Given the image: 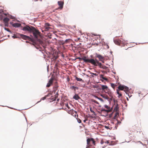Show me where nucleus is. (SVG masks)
Wrapping results in <instances>:
<instances>
[{
	"instance_id": "3c124183",
	"label": "nucleus",
	"mask_w": 148,
	"mask_h": 148,
	"mask_svg": "<svg viewBox=\"0 0 148 148\" xmlns=\"http://www.w3.org/2000/svg\"><path fill=\"white\" fill-rule=\"evenodd\" d=\"M74 90H75V89L78 90L79 89V88L77 86H75V87Z\"/></svg>"
},
{
	"instance_id": "864d4df0",
	"label": "nucleus",
	"mask_w": 148,
	"mask_h": 148,
	"mask_svg": "<svg viewBox=\"0 0 148 148\" xmlns=\"http://www.w3.org/2000/svg\"><path fill=\"white\" fill-rule=\"evenodd\" d=\"M90 141H91L92 142V141L94 140V139L92 138H90Z\"/></svg>"
},
{
	"instance_id": "0e129e2a",
	"label": "nucleus",
	"mask_w": 148,
	"mask_h": 148,
	"mask_svg": "<svg viewBox=\"0 0 148 148\" xmlns=\"http://www.w3.org/2000/svg\"><path fill=\"white\" fill-rule=\"evenodd\" d=\"M107 115H103V114H101L100 115V116H104V117H106V116H107Z\"/></svg>"
},
{
	"instance_id": "7c9ffc66",
	"label": "nucleus",
	"mask_w": 148,
	"mask_h": 148,
	"mask_svg": "<svg viewBox=\"0 0 148 148\" xmlns=\"http://www.w3.org/2000/svg\"><path fill=\"white\" fill-rule=\"evenodd\" d=\"M68 113L69 114H70L73 116V114H74V112L73 111H73H71L70 112H69V111L68 110Z\"/></svg>"
},
{
	"instance_id": "c03bdc74",
	"label": "nucleus",
	"mask_w": 148,
	"mask_h": 148,
	"mask_svg": "<svg viewBox=\"0 0 148 148\" xmlns=\"http://www.w3.org/2000/svg\"><path fill=\"white\" fill-rule=\"evenodd\" d=\"M51 86V84H50V83H49V82H48V83L47 84V85H46V86H47V87H49V86Z\"/></svg>"
},
{
	"instance_id": "f257e3e1",
	"label": "nucleus",
	"mask_w": 148,
	"mask_h": 148,
	"mask_svg": "<svg viewBox=\"0 0 148 148\" xmlns=\"http://www.w3.org/2000/svg\"><path fill=\"white\" fill-rule=\"evenodd\" d=\"M30 32L32 34L34 37V38L36 41V42H38L39 44L40 45H42L43 43V42L42 40L38 38L37 34L39 32L38 30L36 29L34 27L31 26V30Z\"/></svg>"
},
{
	"instance_id": "f704fd0d",
	"label": "nucleus",
	"mask_w": 148,
	"mask_h": 148,
	"mask_svg": "<svg viewBox=\"0 0 148 148\" xmlns=\"http://www.w3.org/2000/svg\"><path fill=\"white\" fill-rule=\"evenodd\" d=\"M46 99V97H45V96L44 97H42L40 99L41 100V101H42V100H44L45 99Z\"/></svg>"
},
{
	"instance_id": "6e6552de",
	"label": "nucleus",
	"mask_w": 148,
	"mask_h": 148,
	"mask_svg": "<svg viewBox=\"0 0 148 148\" xmlns=\"http://www.w3.org/2000/svg\"><path fill=\"white\" fill-rule=\"evenodd\" d=\"M27 39L29 40L32 42L33 44H37L36 41L33 37H31L29 36H28V37H27Z\"/></svg>"
},
{
	"instance_id": "de8ad7c7",
	"label": "nucleus",
	"mask_w": 148,
	"mask_h": 148,
	"mask_svg": "<svg viewBox=\"0 0 148 148\" xmlns=\"http://www.w3.org/2000/svg\"><path fill=\"white\" fill-rule=\"evenodd\" d=\"M125 94H127L128 96L129 97V98H130V97H131V95H130V96L128 94V93L127 92H125Z\"/></svg>"
},
{
	"instance_id": "9b49d317",
	"label": "nucleus",
	"mask_w": 148,
	"mask_h": 148,
	"mask_svg": "<svg viewBox=\"0 0 148 148\" xmlns=\"http://www.w3.org/2000/svg\"><path fill=\"white\" fill-rule=\"evenodd\" d=\"M58 4L59 6L62 9L63 7L64 3L62 1H58Z\"/></svg>"
},
{
	"instance_id": "ddd939ff",
	"label": "nucleus",
	"mask_w": 148,
	"mask_h": 148,
	"mask_svg": "<svg viewBox=\"0 0 148 148\" xmlns=\"http://www.w3.org/2000/svg\"><path fill=\"white\" fill-rule=\"evenodd\" d=\"M20 36V38H22L23 39L26 40L27 39V37H28V36L24 35L22 34H19Z\"/></svg>"
},
{
	"instance_id": "2eb2a0df",
	"label": "nucleus",
	"mask_w": 148,
	"mask_h": 148,
	"mask_svg": "<svg viewBox=\"0 0 148 148\" xmlns=\"http://www.w3.org/2000/svg\"><path fill=\"white\" fill-rule=\"evenodd\" d=\"M101 86V88H99V89L101 90H104L105 89H107V88H108V86H107L106 85H102V84H100Z\"/></svg>"
},
{
	"instance_id": "09e8293b",
	"label": "nucleus",
	"mask_w": 148,
	"mask_h": 148,
	"mask_svg": "<svg viewBox=\"0 0 148 148\" xmlns=\"http://www.w3.org/2000/svg\"><path fill=\"white\" fill-rule=\"evenodd\" d=\"M112 53H113V52L112 51H110V54H111L112 55V57H113V56L112 54ZM112 59H113V57Z\"/></svg>"
},
{
	"instance_id": "39448f33",
	"label": "nucleus",
	"mask_w": 148,
	"mask_h": 148,
	"mask_svg": "<svg viewBox=\"0 0 148 148\" xmlns=\"http://www.w3.org/2000/svg\"><path fill=\"white\" fill-rule=\"evenodd\" d=\"M31 26H31L30 27H29L28 26H27L23 27L22 26H21V27H20V29L24 31L30 32L31 30Z\"/></svg>"
},
{
	"instance_id": "2f4dec72",
	"label": "nucleus",
	"mask_w": 148,
	"mask_h": 148,
	"mask_svg": "<svg viewBox=\"0 0 148 148\" xmlns=\"http://www.w3.org/2000/svg\"><path fill=\"white\" fill-rule=\"evenodd\" d=\"M125 89L126 90L129 91V88L128 86H125Z\"/></svg>"
},
{
	"instance_id": "423d86ee",
	"label": "nucleus",
	"mask_w": 148,
	"mask_h": 148,
	"mask_svg": "<svg viewBox=\"0 0 148 148\" xmlns=\"http://www.w3.org/2000/svg\"><path fill=\"white\" fill-rule=\"evenodd\" d=\"M95 57L98 58L99 61H102L104 58L103 57L101 54L96 53L95 54Z\"/></svg>"
},
{
	"instance_id": "a211bd4d",
	"label": "nucleus",
	"mask_w": 148,
	"mask_h": 148,
	"mask_svg": "<svg viewBox=\"0 0 148 148\" xmlns=\"http://www.w3.org/2000/svg\"><path fill=\"white\" fill-rule=\"evenodd\" d=\"M113 100L114 103L116 105V106H115L114 108V110H115L116 111H117L119 109V105L118 103L115 104V99H113Z\"/></svg>"
},
{
	"instance_id": "9d476101",
	"label": "nucleus",
	"mask_w": 148,
	"mask_h": 148,
	"mask_svg": "<svg viewBox=\"0 0 148 148\" xmlns=\"http://www.w3.org/2000/svg\"><path fill=\"white\" fill-rule=\"evenodd\" d=\"M47 99L50 100L49 102L51 103L53 102H55L56 100V99L55 97H53V95L51 96V97Z\"/></svg>"
},
{
	"instance_id": "8fccbe9b",
	"label": "nucleus",
	"mask_w": 148,
	"mask_h": 148,
	"mask_svg": "<svg viewBox=\"0 0 148 148\" xmlns=\"http://www.w3.org/2000/svg\"><path fill=\"white\" fill-rule=\"evenodd\" d=\"M94 75H91L89 76V77L91 78L92 77H94V76H93Z\"/></svg>"
},
{
	"instance_id": "aec40b11",
	"label": "nucleus",
	"mask_w": 148,
	"mask_h": 148,
	"mask_svg": "<svg viewBox=\"0 0 148 148\" xmlns=\"http://www.w3.org/2000/svg\"><path fill=\"white\" fill-rule=\"evenodd\" d=\"M9 20L10 19L9 18L6 17L3 19V21L5 24H8V22Z\"/></svg>"
},
{
	"instance_id": "4c0bfd02",
	"label": "nucleus",
	"mask_w": 148,
	"mask_h": 148,
	"mask_svg": "<svg viewBox=\"0 0 148 148\" xmlns=\"http://www.w3.org/2000/svg\"><path fill=\"white\" fill-rule=\"evenodd\" d=\"M115 85V84L111 83H110L111 86L113 88H114V86Z\"/></svg>"
},
{
	"instance_id": "e433bc0d",
	"label": "nucleus",
	"mask_w": 148,
	"mask_h": 148,
	"mask_svg": "<svg viewBox=\"0 0 148 148\" xmlns=\"http://www.w3.org/2000/svg\"><path fill=\"white\" fill-rule=\"evenodd\" d=\"M92 101L95 103H96L97 104H99V103L97 101H96V100H94Z\"/></svg>"
},
{
	"instance_id": "412c9836",
	"label": "nucleus",
	"mask_w": 148,
	"mask_h": 148,
	"mask_svg": "<svg viewBox=\"0 0 148 148\" xmlns=\"http://www.w3.org/2000/svg\"><path fill=\"white\" fill-rule=\"evenodd\" d=\"M100 96L101 97H103V98H104V99L107 100L109 102V103H110V100L107 97H106L104 95L102 94H101L100 95Z\"/></svg>"
},
{
	"instance_id": "473e14b6",
	"label": "nucleus",
	"mask_w": 148,
	"mask_h": 148,
	"mask_svg": "<svg viewBox=\"0 0 148 148\" xmlns=\"http://www.w3.org/2000/svg\"><path fill=\"white\" fill-rule=\"evenodd\" d=\"M60 105L62 106V107L61 108H58V109L59 110H61L62 109H63V106H64V105H62L61 103H60Z\"/></svg>"
},
{
	"instance_id": "338daca9",
	"label": "nucleus",
	"mask_w": 148,
	"mask_h": 148,
	"mask_svg": "<svg viewBox=\"0 0 148 148\" xmlns=\"http://www.w3.org/2000/svg\"><path fill=\"white\" fill-rule=\"evenodd\" d=\"M93 87L95 88H97L98 87V86L96 85H94Z\"/></svg>"
},
{
	"instance_id": "bb28decb",
	"label": "nucleus",
	"mask_w": 148,
	"mask_h": 148,
	"mask_svg": "<svg viewBox=\"0 0 148 148\" xmlns=\"http://www.w3.org/2000/svg\"><path fill=\"white\" fill-rule=\"evenodd\" d=\"M101 111H106L107 112H108L110 111V110L105 109L103 107H102L101 108Z\"/></svg>"
},
{
	"instance_id": "a18cd8bd",
	"label": "nucleus",
	"mask_w": 148,
	"mask_h": 148,
	"mask_svg": "<svg viewBox=\"0 0 148 148\" xmlns=\"http://www.w3.org/2000/svg\"><path fill=\"white\" fill-rule=\"evenodd\" d=\"M103 79L106 81H107L108 80L107 79L106 77H103Z\"/></svg>"
},
{
	"instance_id": "6e6d98bb",
	"label": "nucleus",
	"mask_w": 148,
	"mask_h": 148,
	"mask_svg": "<svg viewBox=\"0 0 148 148\" xmlns=\"http://www.w3.org/2000/svg\"><path fill=\"white\" fill-rule=\"evenodd\" d=\"M71 59L72 60V61H74L76 60V58H75L74 59L72 58Z\"/></svg>"
},
{
	"instance_id": "4468645a",
	"label": "nucleus",
	"mask_w": 148,
	"mask_h": 148,
	"mask_svg": "<svg viewBox=\"0 0 148 148\" xmlns=\"http://www.w3.org/2000/svg\"><path fill=\"white\" fill-rule=\"evenodd\" d=\"M125 85L120 84L118 87V89L119 90H122L123 89H125Z\"/></svg>"
},
{
	"instance_id": "b1692460",
	"label": "nucleus",
	"mask_w": 148,
	"mask_h": 148,
	"mask_svg": "<svg viewBox=\"0 0 148 148\" xmlns=\"http://www.w3.org/2000/svg\"><path fill=\"white\" fill-rule=\"evenodd\" d=\"M119 89H116V93L117 95H118V98H119V97L120 96H122V94L121 93H120L118 91V90Z\"/></svg>"
},
{
	"instance_id": "0eeeda50",
	"label": "nucleus",
	"mask_w": 148,
	"mask_h": 148,
	"mask_svg": "<svg viewBox=\"0 0 148 148\" xmlns=\"http://www.w3.org/2000/svg\"><path fill=\"white\" fill-rule=\"evenodd\" d=\"M94 66H98L100 69H105V68L107 67L104 65L102 64L101 62H99L97 64H96V65H95Z\"/></svg>"
},
{
	"instance_id": "5701e85b",
	"label": "nucleus",
	"mask_w": 148,
	"mask_h": 148,
	"mask_svg": "<svg viewBox=\"0 0 148 148\" xmlns=\"http://www.w3.org/2000/svg\"><path fill=\"white\" fill-rule=\"evenodd\" d=\"M75 79L77 81L82 82H84V81L82 78H79L77 77H75Z\"/></svg>"
},
{
	"instance_id": "393cba45",
	"label": "nucleus",
	"mask_w": 148,
	"mask_h": 148,
	"mask_svg": "<svg viewBox=\"0 0 148 148\" xmlns=\"http://www.w3.org/2000/svg\"><path fill=\"white\" fill-rule=\"evenodd\" d=\"M3 28H4V29H5V30L7 31V32H10V34H13V33H12V32L11 31L9 30V29H8L6 28L5 27H3Z\"/></svg>"
},
{
	"instance_id": "72a5a7b5",
	"label": "nucleus",
	"mask_w": 148,
	"mask_h": 148,
	"mask_svg": "<svg viewBox=\"0 0 148 148\" xmlns=\"http://www.w3.org/2000/svg\"><path fill=\"white\" fill-rule=\"evenodd\" d=\"M99 77H100V79H103L104 77L103 75L101 74L99 75Z\"/></svg>"
},
{
	"instance_id": "f3484780",
	"label": "nucleus",
	"mask_w": 148,
	"mask_h": 148,
	"mask_svg": "<svg viewBox=\"0 0 148 148\" xmlns=\"http://www.w3.org/2000/svg\"><path fill=\"white\" fill-rule=\"evenodd\" d=\"M106 90L107 91V92H106L107 93L108 95H109V96L111 97L112 92L110 89H109L108 87V88Z\"/></svg>"
},
{
	"instance_id": "cd10ccee",
	"label": "nucleus",
	"mask_w": 148,
	"mask_h": 148,
	"mask_svg": "<svg viewBox=\"0 0 148 148\" xmlns=\"http://www.w3.org/2000/svg\"><path fill=\"white\" fill-rule=\"evenodd\" d=\"M87 72L88 73H89L91 75H94L95 76H97V75L95 73H94L92 72H91V71H88Z\"/></svg>"
},
{
	"instance_id": "6ab92c4d",
	"label": "nucleus",
	"mask_w": 148,
	"mask_h": 148,
	"mask_svg": "<svg viewBox=\"0 0 148 148\" xmlns=\"http://www.w3.org/2000/svg\"><path fill=\"white\" fill-rule=\"evenodd\" d=\"M37 44H33V43L32 44L34 45V47H35V48H36V49L38 50L39 49L41 48H40V47L36 46L35 45H40V44H39L38 42H37ZM43 44V43L42 45H42Z\"/></svg>"
},
{
	"instance_id": "58836bf2",
	"label": "nucleus",
	"mask_w": 148,
	"mask_h": 148,
	"mask_svg": "<svg viewBox=\"0 0 148 148\" xmlns=\"http://www.w3.org/2000/svg\"><path fill=\"white\" fill-rule=\"evenodd\" d=\"M77 119V121L78 123H81L82 121L80 119Z\"/></svg>"
},
{
	"instance_id": "ea45409f",
	"label": "nucleus",
	"mask_w": 148,
	"mask_h": 148,
	"mask_svg": "<svg viewBox=\"0 0 148 148\" xmlns=\"http://www.w3.org/2000/svg\"><path fill=\"white\" fill-rule=\"evenodd\" d=\"M104 127L106 129L108 130L109 129H110V127H109V126L105 125L104 126Z\"/></svg>"
},
{
	"instance_id": "a19ab883",
	"label": "nucleus",
	"mask_w": 148,
	"mask_h": 148,
	"mask_svg": "<svg viewBox=\"0 0 148 148\" xmlns=\"http://www.w3.org/2000/svg\"><path fill=\"white\" fill-rule=\"evenodd\" d=\"M90 110L91 112L92 113H93V112L94 111L93 110H92V108L91 107H90Z\"/></svg>"
},
{
	"instance_id": "49530a36",
	"label": "nucleus",
	"mask_w": 148,
	"mask_h": 148,
	"mask_svg": "<svg viewBox=\"0 0 148 148\" xmlns=\"http://www.w3.org/2000/svg\"><path fill=\"white\" fill-rule=\"evenodd\" d=\"M71 110H73V112H74L75 114L77 113V111L75 110H74L73 109H71L70 110V111H71Z\"/></svg>"
},
{
	"instance_id": "774afa93",
	"label": "nucleus",
	"mask_w": 148,
	"mask_h": 148,
	"mask_svg": "<svg viewBox=\"0 0 148 148\" xmlns=\"http://www.w3.org/2000/svg\"><path fill=\"white\" fill-rule=\"evenodd\" d=\"M107 146L106 145H104L102 147V148H105Z\"/></svg>"
},
{
	"instance_id": "5fc2aeb1",
	"label": "nucleus",
	"mask_w": 148,
	"mask_h": 148,
	"mask_svg": "<svg viewBox=\"0 0 148 148\" xmlns=\"http://www.w3.org/2000/svg\"><path fill=\"white\" fill-rule=\"evenodd\" d=\"M117 124H120L121 123V121H117Z\"/></svg>"
},
{
	"instance_id": "1a4fd4ad",
	"label": "nucleus",
	"mask_w": 148,
	"mask_h": 148,
	"mask_svg": "<svg viewBox=\"0 0 148 148\" xmlns=\"http://www.w3.org/2000/svg\"><path fill=\"white\" fill-rule=\"evenodd\" d=\"M76 58V60L77 59H79V60H84V62H88V59H86V57L84 56L83 58H81L80 57H77V58Z\"/></svg>"
},
{
	"instance_id": "c9c22d12",
	"label": "nucleus",
	"mask_w": 148,
	"mask_h": 148,
	"mask_svg": "<svg viewBox=\"0 0 148 148\" xmlns=\"http://www.w3.org/2000/svg\"><path fill=\"white\" fill-rule=\"evenodd\" d=\"M45 25L46 26L49 27L50 26V24L48 23H45Z\"/></svg>"
},
{
	"instance_id": "c756f323",
	"label": "nucleus",
	"mask_w": 148,
	"mask_h": 148,
	"mask_svg": "<svg viewBox=\"0 0 148 148\" xmlns=\"http://www.w3.org/2000/svg\"><path fill=\"white\" fill-rule=\"evenodd\" d=\"M51 95V96L53 95L52 93H48L47 95H45V96L46 98L48 97H50Z\"/></svg>"
},
{
	"instance_id": "e2e57ef3",
	"label": "nucleus",
	"mask_w": 148,
	"mask_h": 148,
	"mask_svg": "<svg viewBox=\"0 0 148 148\" xmlns=\"http://www.w3.org/2000/svg\"><path fill=\"white\" fill-rule=\"evenodd\" d=\"M41 101V100L40 99V101H37V102L36 103V104H37V103H39Z\"/></svg>"
},
{
	"instance_id": "f8f14e48",
	"label": "nucleus",
	"mask_w": 148,
	"mask_h": 148,
	"mask_svg": "<svg viewBox=\"0 0 148 148\" xmlns=\"http://www.w3.org/2000/svg\"><path fill=\"white\" fill-rule=\"evenodd\" d=\"M19 34H20V33H16L15 34H13V35L12 36V38L14 39L16 38H20V36Z\"/></svg>"
},
{
	"instance_id": "7ed1b4c3",
	"label": "nucleus",
	"mask_w": 148,
	"mask_h": 148,
	"mask_svg": "<svg viewBox=\"0 0 148 148\" xmlns=\"http://www.w3.org/2000/svg\"><path fill=\"white\" fill-rule=\"evenodd\" d=\"M88 62L91 63L92 64L94 65H96V64L98 63L99 62V60L96 58H95V59L91 58L90 59H88Z\"/></svg>"
},
{
	"instance_id": "20e7f679",
	"label": "nucleus",
	"mask_w": 148,
	"mask_h": 148,
	"mask_svg": "<svg viewBox=\"0 0 148 148\" xmlns=\"http://www.w3.org/2000/svg\"><path fill=\"white\" fill-rule=\"evenodd\" d=\"M10 24L12 25L13 27L16 28H20V27L21 26L20 23H13L12 22H10Z\"/></svg>"
},
{
	"instance_id": "603ef678",
	"label": "nucleus",
	"mask_w": 148,
	"mask_h": 148,
	"mask_svg": "<svg viewBox=\"0 0 148 148\" xmlns=\"http://www.w3.org/2000/svg\"><path fill=\"white\" fill-rule=\"evenodd\" d=\"M38 50L41 52L42 54H44L43 52V51L40 49V48Z\"/></svg>"
},
{
	"instance_id": "c85d7f7f",
	"label": "nucleus",
	"mask_w": 148,
	"mask_h": 148,
	"mask_svg": "<svg viewBox=\"0 0 148 148\" xmlns=\"http://www.w3.org/2000/svg\"><path fill=\"white\" fill-rule=\"evenodd\" d=\"M91 34L92 35V36H100V34H95L94 33H91Z\"/></svg>"
},
{
	"instance_id": "052dcab7",
	"label": "nucleus",
	"mask_w": 148,
	"mask_h": 148,
	"mask_svg": "<svg viewBox=\"0 0 148 148\" xmlns=\"http://www.w3.org/2000/svg\"><path fill=\"white\" fill-rule=\"evenodd\" d=\"M45 28L46 29H48L49 28V27L46 26Z\"/></svg>"
},
{
	"instance_id": "37998d69",
	"label": "nucleus",
	"mask_w": 148,
	"mask_h": 148,
	"mask_svg": "<svg viewBox=\"0 0 148 148\" xmlns=\"http://www.w3.org/2000/svg\"><path fill=\"white\" fill-rule=\"evenodd\" d=\"M75 86H72L70 87V88L71 89H74Z\"/></svg>"
},
{
	"instance_id": "79ce46f5",
	"label": "nucleus",
	"mask_w": 148,
	"mask_h": 148,
	"mask_svg": "<svg viewBox=\"0 0 148 148\" xmlns=\"http://www.w3.org/2000/svg\"><path fill=\"white\" fill-rule=\"evenodd\" d=\"M104 107L107 108L108 109L109 108V106L108 105L106 104H105L104 105Z\"/></svg>"
},
{
	"instance_id": "bf43d9fd",
	"label": "nucleus",
	"mask_w": 148,
	"mask_h": 148,
	"mask_svg": "<svg viewBox=\"0 0 148 148\" xmlns=\"http://www.w3.org/2000/svg\"><path fill=\"white\" fill-rule=\"evenodd\" d=\"M94 114L95 115V116H96L97 114L95 113V112L94 111V112H93L92 113Z\"/></svg>"
},
{
	"instance_id": "4d7b16f0",
	"label": "nucleus",
	"mask_w": 148,
	"mask_h": 148,
	"mask_svg": "<svg viewBox=\"0 0 148 148\" xmlns=\"http://www.w3.org/2000/svg\"><path fill=\"white\" fill-rule=\"evenodd\" d=\"M92 143L94 146L96 145V144L95 143V141H92Z\"/></svg>"
},
{
	"instance_id": "69168bd1",
	"label": "nucleus",
	"mask_w": 148,
	"mask_h": 148,
	"mask_svg": "<svg viewBox=\"0 0 148 148\" xmlns=\"http://www.w3.org/2000/svg\"><path fill=\"white\" fill-rule=\"evenodd\" d=\"M104 143V142H103V141H101L100 142V143L101 144H103Z\"/></svg>"
},
{
	"instance_id": "f03ea898",
	"label": "nucleus",
	"mask_w": 148,
	"mask_h": 148,
	"mask_svg": "<svg viewBox=\"0 0 148 148\" xmlns=\"http://www.w3.org/2000/svg\"><path fill=\"white\" fill-rule=\"evenodd\" d=\"M113 40L115 44L120 46H124L128 44L127 43L125 42L127 41V40H125L121 38H120L119 36H116L115 38L114 37Z\"/></svg>"
},
{
	"instance_id": "dca6fc26",
	"label": "nucleus",
	"mask_w": 148,
	"mask_h": 148,
	"mask_svg": "<svg viewBox=\"0 0 148 148\" xmlns=\"http://www.w3.org/2000/svg\"><path fill=\"white\" fill-rule=\"evenodd\" d=\"M73 98L76 100H78L79 99H81V98L78 96L77 94H75L73 97Z\"/></svg>"
},
{
	"instance_id": "4be33fe9",
	"label": "nucleus",
	"mask_w": 148,
	"mask_h": 148,
	"mask_svg": "<svg viewBox=\"0 0 148 148\" xmlns=\"http://www.w3.org/2000/svg\"><path fill=\"white\" fill-rule=\"evenodd\" d=\"M93 97L96 99H98L99 100H100L101 102H104V100L103 99H102L101 98H100V97H97V96L95 95H93Z\"/></svg>"
},
{
	"instance_id": "680f3d73",
	"label": "nucleus",
	"mask_w": 148,
	"mask_h": 148,
	"mask_svg": "<svg viewBox=\"0 0 148 148\" xmlns=\"http://www.w3.org/2000/svg\"><path fill=\"white\" fill-rule=\"evenodd\" d=\"M58 92H57L56 93V94H55V95H58Z\"/></svg>"
},
{
	"instance_id": "a878e982",
	"label": "nucleus",
	"mask_w": 148,
	"mask_h": 148,
	"mask_svg": "<svg viewBox=\"0 0 148 148\" xmlns=\"http://www.w3.org/2000/svg\"><path fill=\"white\" fill-rule=\"evenodd\" d=\"M86 142L87 144V145H88L89 144V141H90V138H89L88 137H86Z\"/></svg>"
},
{
	"instance_id": "13d9d810",
	"label": "nucleus",
	"mask_w": 148,
	"mask_h": 148,
	"mask_svg": "<svg viewBox=\"0 0 148 148\" xmlns=\"http://www.w3.org/2000/svg\"><path fill=\"white\" fill-rule=\"evenodd\" d=\"M65 106H66V107H69V105H68V103H65Z\"/></svg>"
}]
</instances>
